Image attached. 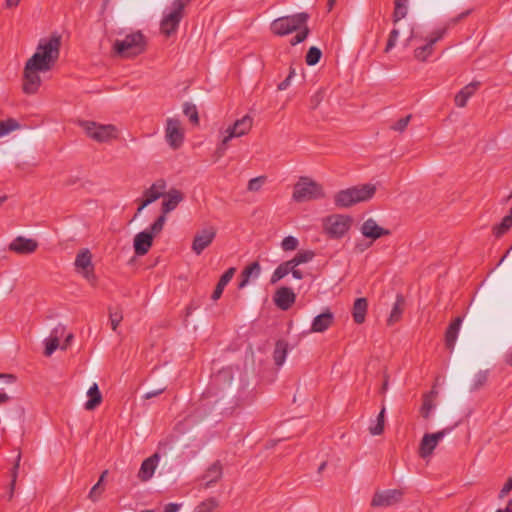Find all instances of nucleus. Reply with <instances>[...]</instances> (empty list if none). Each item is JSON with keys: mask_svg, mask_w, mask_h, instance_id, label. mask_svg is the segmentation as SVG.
<instances>
[{"mask_svg": "<svg viewBox=\"0 0 512 512\" xmlns=\"http://www.w3.org/2000/svg\"><path fill=\"white\" fill-rule=\"evenodd\" d=\"M61 38L60 34L52 33L39 41L36 52L24 67L22 89L25 94H35L41 85L39 72L50 71L58 61Z\"/></svg>", "mask_w": 512, "mask_h": 512, "instance_id": "1", "label": "nucleus"}, {"mask_svg": "<svg viewBox=\"0 0 512 512\" xmlns=\"http://www.w3.org/2000/svg\"><path fill=\"white\" fill-rule=\"evenodd\" d=\"M376 192L373 184L353 186L338 191L334 196L335 206L338 208H349L357 203L371 199Z\"/></svg>", "mask_w": 512, "mask_h": 512, "instance_id": "2", "label": "nucleus"}, {"mask_svg": "<svg viewBox=\"0 0 512 512\" xmlns=\"http://www.w3.org/2000/svg\"><path fill=\"white\" fill-rule=\"evenodd\" d=\"M147 41L141 31L125 36L123 40H116L113 44L114 52L124 58H133L145 52Z\"/></svg>", "mask_w": 512, "mask_h": 512, "instance_id": "3", "label": "nucleus"}, {"mask_svg": "<svg viewBox=\"0 0 512 512\" xmlns=\"http://www.w3.org/2000/svg\"><path fill=\"white\" fill-rule=\"evenodd\" d=\"M191 3V0H174L170 11L164 13L160 22V31L165 37L174 35L185 16V8Z\"/></svg>", "mask_w": 512, "mask_h": 512, "instance_id": "4", "label": "nucleus"}, {"mask_svg": "<svg viewBox=\"0 0 512 512\" xmlns=\"http://www.w3.org/2000/svg\"><path fill=\"white\" fill-rule=\"evenodd\" d=\"M310 15L307 12L282 16L272 21L270 25L271 32L277 36H286L300 30L308 23Z\"/></svg>", "mask_w": 512, "mask_h": 512, "instance_id": "5", "label": "nucleus"}, {"mask_svg": "<svg viewBox=\"0 0 512 512\" xmlns=\"http://www.w3.org/2000/svg\"><path fill=\"white\" fill-rule=\"evenodd\" d=\"M324 196L325 193L320 184L309 177H300L299 181L294 185L292 198L294 201L301 203L321 199Z\"/></svg>", "mask_w": 512, "mask_h": 512, "instance_id": "6", "label": "nucleus"}, {"mask_svg": "<svg viewBox=\"0 0 512 512\" xmlns=\"http://www.w3.org/2000/svg\"><path fill=\"white\" fill-rule=\"evenodd\" d=\"M164 200L161 204V215L151 225L154 232H161L166 222V215L175 210L177 206L184 200V194L176 188L165 192Z\"/></svg>", "mask_w": 512, "mask_h": 512, "instance_id": "7", "label": "nucleus"}, {"mask_svg": "<svg viewBox=\"0 0 512 512\" xmlns=\"http://www.w3.org/2000/svg\"><path fill=\"white\" fill-rule=\"evenodd\" d=\"M253 126V119L249 115L243 116L234 122L233 125L229 126L226 130L225 135L221 141V144L217 147L216 153L219 157L223 156L229 141L234 137H241L249 133Z\"/></svg>", "mask_w": 512, "mask_h": 512, "instance_id": "8", "label": "nucleus"}, {"mask_svg": "<svg viewBox=\"0 0 512 512\" xmlns=\"http://www.w3.org/2000/svg\"><path fill=\"white\" fill-rule=\"evenodd\" d=\"M351 224L350 216L334 214L324 220V230L330 238L340 239L348 232Z\"/></svg>", "mask_w": 512, "mask_h": 512, "instance_id": "9", "label": "nucleus"}, {"mask_svg": "<svg viewBox=\"0 0 512 512\" xmlns=\"http://www.w3.org/2000/svg\"><path fill=\"white\" fill-rule=\"evenodd\" d=\"M81 126L88 137L97 142H108L117 137V128L112 124L102 125L93 121H83Z\"/></svg>", "mask_w": 512, "mask_h": 512, "instance_id": "10", "label": "nucleus"}, {"mask_svg": "<svg viewBox=\"0 0 512 512\" xmlns=\"http://www.w3.org/2000/svg\"><path fill=\"white\" fill-rule=\"evenodd\" d=\"M75 267L92 285L96 284L97 279L92 264V254L88 249H83L77 254Z\"/></svg>", "mask_w": 512, "mask_h": 512, "instance_id": "11", "label": "nucleus"}, {"mask_svg": "<svg viewBox=\"0 0 512 512\" xmlns=\"http://www.w3.org/2000/svg\"><path fill=\"white\" fill-rule=\"evenodd\" d=\"M216 234L217 230L214 226H209L197 231L193 238L191 247L192 251L196 255H200L207 247L211 245L216 237Z\"/></svg>", "mask_w": 512, "mask_h": 512, "instance_id": "12", "label": "nucleus"}, {"mask_svg": "<svg viewBox=\"0 0 512 512\" xmlns=\"http://www.w3.org/2000/svg\"><path fill=\"white\" fill-rule=\"evenodd\" d=\"M165 138L171 148L178 149L181 147L184 141V131L178 119H167Z\"/></svg>", "mask_w": 512, "mask_h": 512, "instance_id": "13", "label": "nucleus"}, {"mask_svg": "<svg viewBox=\"0 0 512 512\" xmlns=\"http://www.w3.org/2000/svg\"><path fill=\"white\" fill-rule=\"evenodd\" d=\"M453 427L445 428L441 431H438L433 434H425L421 440L419 447V456L421 458H426L430 456L434 449L436 448L438 442L450 431H452Z\"/></svg>", "mask_w": 512, "mask_h": 512, "instance_id": "14", "label": "nucleus"}, {"mask_svg": "<svg viewBox=\"0 0 512 512\" xmlns=\"http://www.w3.org/2000/svg\"><path fill=\"white\" fill-rule=\"evenodd\" d=\"M403 492L399 489H389L376 492L372 498L371 506L388 507L401 501Z\"/></svg>", "mask_w": 512, "mask_h": 512, "instance_id": "15", "label": "nucleus"}, {"mask_svg": "<svg viewBox=\"0 0 512 512\" xmlns=\"http://www.w3.org/2000/svg\"><path fill=\"white\" fill-rule=\"evenodd\" d=\"M38 248V242L32 238L17 236L9 245V251L18 255H29L34 253Z\"/></svg>", "mask_w": 512, "mask_h": 512, "instance_id": "16", "label": "nucleus"}, {"mask_svg": "<svg viewBox=\"0 0 512 512\" xmlns=\"http://www.w3.org/2000/svg\"><path fill=\"white\" fill-rule=\"evenodd\" d=\"M160 232H154L151 227L149 230H144L138 233L134 237V252L138 256H143L148 253L149 249L153 244L154 236L158 235Z\"/></svg>", "mask_w": 512, "mask_h": 512, "instance_id": "17", "label": "nucleus"}, {"mask_svg": "<svg viewBox=\"0 0 512 512\" xmlns=\"http://www.w3.org/2000/svg\"><path fill=\"white\" fill-rule=\"evenodd\" d=\"M295 300L296 294L289 287H280L273 296L275 305L283 311L290 309L295 303Z\"/></svg>", "mask_w": 512, "mask_h": 512, "instance_id": "18", "label": "nucleus"}, {"mask_svg": "<svg viewBox=\"0 0 512 512\" xmlns=\"http://www.w3.org/2000/svg\"><path fill=\"white\" fill-rule=\"evenodd\" d=\"M159 460L160 454L156 452L142 462L137 475L140 481L147 482L153 477Z\"/></svg>", "mask_w": 512, "mask_h": 512, "instance_id": "19", "label": "nucleus"}, {"mask_svg": "<svg viewBox=\"0 0 512 512\" xmlns=\"http://www.w3.org/2000/svg\"><path fill=\"white\" fill-rule=\"evenodd\" d=\"M361 233L366 238H371L372 240L379 239L382 236L390 235V230L380 227L376 221L372 218L367 219L363 222L361 226Z\"/></svg>", "mask_w": 512, "mask_h": 512, "instance_id": "20", "label": "nucleus"}, {"mask_svg": "<svg viewBox=\"0 0 512 512\" xmlns=\"http://www.w3.org/2000/svg\"><path fill=\"white\" fill-rule=\"evenodd\" d=\"M334 322V314L330 310L317 315L311 324L310 332L322 333L325 332Z\"/></svg>", "mask_w": 512, "mask_h": 512, "instance_id": "21", "label": "nucleus"}, {"mask_svg": "<svg viewBox=\"0 0 512 512\" xmlns=\"http://www.w3.org/2000/svg\"><path fill=\"white\" fill-rule=\"evenodd\" d=\"M462 317H456L447 327L445 332V346L452 351L454 349L459 330L462 324Z\"/></svg>", "mask_w": 512, "mask_h": 512, "instance_id": "22", "label": "nucleus"}, {"mask_svg": "<svg viewBox=\"0 0 512 512\" xmlns=\"http://www.w3.org/2000/svg\"><path fill=\"white\" fill-rule=\"evenodd\" d=\"M479 86H480V82L473 81V82L469 83L468 85H466L465 87H463L455 95V98H454L455 105L458 107H461V108L465 107L467 105L469 98L472 95H474V93L479 88Z\"/></svg>", "mask_w": 512, "mask_h": 512, "instance_id": "23", "label": "nucleus"}, {"mask_svg": "<svg viewBox=\"0 0 512 512\" xmlns=\"http://www.w3.org/2000/svg\"><path fill=\"white\" fill-rule=\"evenodd\" d=\"M64 331L65 327L63 325H58L52 330L50 337L45 340V356H51L59 347L60 336L64 333Z\"/></svg>", "mask_w": 512, "mask_h": 512, "instance_id": "24", "label": "nucleus"}, {"mask_svg": "<svg viewBox=\"0 0 512 512\" xmlns=\"http://www.w3.org/2000/svg\"><path fill=\"white\" fill-rule=\"evenodd\" d=\"M166 187V181L164 179H158L143 192V197H147L148 201L153 203L165 195Z\"/></svg>", "mask_w": 512, "mask_h": 512, "instance_id": "25", "label": "nucleus"}, {"mask_svg": "<svg viewBox=\"0 0 512 512\" xmlns=\"http://www.w3.org/2000/svg\"><path fill=\"white\" fill-rule=\"evenodd\" d=\"M223 468L220 461L214 462L203 475V479L206 480L205 487L208 488L218 482L222 478Z\"/></svg>", "mask_w": 512, "mask_h": 512, "instance_id": "26", "label": "nucleus"}, {"mask_svg": "<svg viewBox=\"0 0 512 512\" xmlns=\"http://www.w3.org/2000/svg\"><path fill=\"white\" fill-rule=\"evenodd\" d=\"M367 309H368V301L366 298L361 297V298H357L354 301L353 308H352V316H353V320L356 324H362L365 322Z\"/></svg>", "mask_w": 512, "mask_h": 512, "instance_id": "27", "label": "nucleus"}, {"mask_svg": "<svg viewBox=\"0 0 512 512\" xmlns=\"http://www.w3.org/2000/svg\"><path fill=\"white\" fill-rule=\"evenodd\" d=\"M235 272H236V268H234V267H231L224 272V274L220 277V279L211 295L212 300L216 301V300L220 299V297L222 296V293L224 291V288L231 281Z\"/></svg>", "mask_w": 512, "mask_h": 512, "instance_id": "28", "label": "nucleus"}, {"mask_svg": "<svg viewBox=\"0 0 512 512\" xmlns=\"http://www.w3.org/2000/svg\"><path fill=\"white\" fill-rule=\"evenodd\" d=\"M261 267L259 262L254 261L250 265L244 268L240 275V282L238 288H244L250 281L251 276L257 277L260 274Z\"/></svg>", "mask_w": 512, "mask_h": 512, "instance_id": "29", "label": "nucleus"}, {"mask_svg": "<svg viewBox=\"0 0 512 512\" xmlns=\"http://www.w3.org/2000/svg\"><path fill=\"white\" fill-rule=\"evenodd\" d=\"M87 395L89 400L85 403L86 410H94L97 406H99L102 402V395L99 390V387L96 383H94L88 390Z\"/></svg>", "mask_w": 512, "mask_h": 512, "instance_id": "30", "label": "nucleus"}, {"mask_svg": "<svg viewBox=\"0 0 512 512\" xmlns=\"http://www.w3.org/2000/svg\"><path fill=\"white\" fill-rule=\"evenodd\" d=\"M404 302V297L401 294H398L396 297V302L394 303L393 308L391 310L390 316L387 319V324L389 326H392L401 319Z\"/></svg>", "mask_w": 512, "mask_h": 512, "instance_id": "31", "label": "nucleus"}, {"mask_svg": "<svg viewBox=\"0 0 512 512\" xmlns=\"http://www.w3.org/2000/svg\"><path fill=\"white\" fill-rule=\"evenodd\" d=\"M287 352L288 343L285 340H278L273 352V358L277 366H281L285 362Z\"/></svg>", "mask_w": 512, "mask_h": 512, "instance_id": "32", "label": "nucleus"}, {"mask_svg": "<svg viewBox=\"0 0 512 512\" xmlns=\"http://www.w3.org/2000/svg\"><path fill=\"white\" fill-rule=\"evenodd\" d=\"M512 227V208L509 210V214L505 216L502 221L495 225L492 229L493 235L496 238H500L506 234Z\"/></svg>", "mask_w": 512, "mask_h": 512, "instance_id": "33", "label": "nucleus"}, {"mask_svg": "<svg viewBox=\"0 0 512 512\" xmlns=\"http://www.w3.org/2000/svg\"><path fill=\"white\" fill-rule=\"evenodd\" d=\"M293 265L290 260L281 263L273 272L270 282L271 284H275L280 281L282 278L287 276L290 273V270L293 269Z\"/></svg>", "mask_w": 512, "mask_h": 512, "instance_id": "34", "label": "nucleus"}, {"mask_svg": "<svg viewBox=\"0 0 512 512\" xmlns=\"http://www.w3.org/2000/svg\"><path fill=\"white\" fill-rule=\"evenodd\" d=\"M434 52V45L431 44L428 40L427 43L423 46L417 47L414 50V57L418 61L425 62L428 57H430Z\"/></svg>", "mask_w": 512, "mask_h": 512, "instance_id": "35", "label": "nucleus"}, {"mask_svg": "<svg viewBox=\"0 0 512 512\" xmlns=\"http://www.w3.org/2000/svg\"><path fill=\"white\" fill-rule=\"evenodd\" d=\"M315 256V253L312 250H302L296 253V255L290 259L292 265L294 267L299 266L300 264L307 263L311 261Z\"/></svg>", "mask_w": 512, "mask_h": 512, "instance_id": "36", "label": "nucleus"}, {"mask_svg": "<svg viewBox=\"0 0 512 512\" xmlns=\"http://www.w3.org/2000/svg\"><path fill=\"white\" fill-rule=\"evenodd\" d=\"M385 425V407L383 406L381 411L379 412L376 424L369 427V432L371 435H381L384 431Z\"/></svg>", "mask_w": 512, "mask_h": 512, "instance_id": "37", "label": "nucleus"}, {"mask_svg": "<svg viewBox=\"0 0 512 512\" xmlns=\"http://www.w3.org/2000/svg\"><path fill=\"white\" fill-rule=\"evenodd\" d=\"M20 128V124L12 118L0 121V137Z\"/></svg>", "mask_w": 512, "mask_h": 512, "instance_id": "38", "label": "nucleus"}, {"mask_svg": "<svg viewBox=\"0 0 512 512\" xmlns=\"http://www.w3.org/2000/svg\"><path fill=\"white\" fill-rule=\"evenodd\" d=\"M321 56H322L321 50L318 47L312 46L309 48V50L305 56V61H306L307 65L314 66L320 61Z\"/></svg>", "mask_w": 512, "mask_h": 512, "instance_id": "39", "label": "nucleus"}, {"mask_svg": "<svg viewBox=\"0 0 512 512\" xmlns=\"http://www.w3.org/2000/svg\"><path fill=\"white\" fill-rule=\"evenodd\" d=\"M183 113L189 117V120L194 124H199V116L197 108L194 104L186 102L183 106Z\"/></svg>", "mask_w": 512, "mask_h": 512, "instance_id": "40", "label": "nucleus"}, {"mask_svg": "<svg viewBox=\"0 0 512 512\" xmlns=\"http://www.w3.org/2000/svg\"><path fill=\"white\" fill-rule=\"evenodd\" d=\"M435 407L434 401L431 400L430 395H423V403L420 408V414L423 418L427 419L430 416L431 411Z\"/></svg>", "mask_w": 512, "mask_h": 512, "instance_id": "41", "label": "nucleus"}, {"mask_svg": "<svg viewBox=\"0 0 512 512\" xmlns=\"http://www.w3.org/2000/svg\"><path fill=\"white\" fill-rule=\"evenodd\" d=\"M407 14V3H394L393 22L396 24Z\"/></svg>", "mask_w": 512, "mask_h": 512, "instance_id": "42", "label": "nucleus"}, {"mask_svg": "<svg viewBox=\"0 0 512 512\" xmlns=\"http://www.w3.org/2000/svg\"><path fill=\"white\" fill-rule=\"evenodd\" d=\"M296 32H297V34L290 40V44L292 46H295V45L305 41L310 33V29H309L308 25L305 24V26H303L302 28H300V30H298Z\"/></svg>", "mask_w": 512, "mask_h": 512, "instance_id": "43", "label": "nucleus"}, {"mask_svg": "<svg viewBox=\"0 0 512 512\" xmlns=\"http://www.w3.org/2000/svg\"><path fill=\"white\" fill-rule=\"evenodd\" d=\"M488 379V371H480L476 374L474 383L470 388V391L479 390L481 387L485 385Z\"/></svg>", "mask_w": 512, "mask_h": 512, "instance_id": "44", "label": "nucleus"}, {"mask_svg": "<svg viewBox=\"0 0 512 512\" xmlns=\"http://www.w3.org/2000/svg\"><path fill=\"white\" fill-rule=\"evenodd\" d=\"M217 506L218 502L214 498H210L200 503L195 512H212Z\"/></svg>", "mask_w": 512, "mask_h": 512, "instance_id": "45", "label": "nucleus"}, {"mask_svg": "<svg viewBox=\"0 0 512 512\" xmlns=\"http://www.w3.org/2000/svg\"><path fill=\"white\" fill-rule=\"evenodd\" d=\"M299 241L294 236H287L281 242V248L284 251H294L297 249Z\"/></svg>", "mask_w": 512, "mask_h": 512, "instance_id": "46", "label": "nucleus"}, {"mask_svg": "<svg viewBox=\"0 0 512 512\" xmlns=\"http://www.w3.org/2000/svg\"><path fill=\"white\" fill-rule=\"evenodd\" d=\"M412 118V115L409 114L403 118H400L397 122L390 126V129L396 132H404Z\"/></svg>", "mask_w": 512, "mask_h": 512, "instance_id": "47", "label": "nucleus"}, {"mask_svg": "<svg viewBox=\"0 0 512 512\" xmlns=\"http://www.w3.org/2000/svg\"><path fill=\"white\" fill-rule=\"evenodd\" d=\"M266 181V176H258L255 178H252L248 182L247 189L251 192H257L261 189L262 185Z\"/></svg>", "mask_w": 512, "mask_h": 512, "instance_id": "48", "label": "nucleus"}, {"mask_svg": "<svg viewBox=\"0 0 512 512\" xmlns=\"http://www.w3.org/2000/svg\"><path fill=\"white\" fill-rule=\"evenodd\" d=\"M447 27H443V28H439V29H436L434 31L431 32V34L429 35V37L427 38V40L435 45L438 41H440L444 35L446 34L447 32Z\"/></svg>", "mask_w": 512, "mask_h": 512, "instance_id": "49", "label": "nucleus"}, {"mask_svg": "<svg viewBox=\"0 0 512 512\" xmlns=\"http://www.w3.org/2000/svg\"><path fill=\"white\" fill-rule=\"evenodd\" d=\"M109 318H110L112 330L116 331L118 325L120 324V322L123 319L122 313L120 311H118V310L112 311L110 309L109 310Z\"/></svg>", "mask_w": 512, "mask_h": 512, "instance_id": "50", "label": "nucleus"}, {"mask_svg": "<svg viewBox=\"0 0 512 512\" xmlns=\"http://www.w3.org/2000/svg\"><path fill=\"white\" fill-rule=\"evenodd\" d=\"M398 36H399V30L398 29H393L390 32L388 40H387V44H386V47H385V50H384L386 53H388L392 48L395 47L397 39H398Z\"/></svg>", "mask_w": 512, "mask_h": 512, "instance_id": "51", "label": "nucleus"}, {"mask_svg": "<svg viewBox=\"0 0 512 512\" xmlns=\"http://www.w3.org/2000/svg\"><path fill=\"white\" fill-rule=\"evenodd\" d=\"M104 491V488L101 487L100 483H96L90 490L89 492V495H88V498L92 501V502H96L98 501V499L100 498V496L102 495Z\"/></svg>", "mask_w": 512, "mask_h": 512, "instance_id": "52", "label": "nucleus"}, {"mask_svg": "<svg viewBox=\"0 0 512 512\" xmlns=\"http://www.w3.org/2000/svg\"><path fill=\"white\" fill-rule=\"evenodd\" d=\"M324 99V92L319 90L315 94H313L310 98V108L311 109H317L321 102Z\"/></svg>", "mask_w": 512, "mask_h": 512, "instance_id": "53", "label": "nucleus"}, {"mask_svg": "<svg viewBox=\"0 0 512 512\" xmlns=\"http://www.w3.org/2000/svg\"><path fill=\"white\" fill-rule=\"evenodd\" d=\"M294 76H295V69L290 67L288 76L286 77L285 80H283L281 83H279L278 90H286L289 87V85L291 83V79Z\"/></svg>", "mask_w": 512, "mask_h": 512, "instance_id": "54", "label": "nucleus"}, {"mask_svg": "<svg viewBox=\"0 0 512 512\" xmlns=\"http://www.w3.org/2000/svg\"><path fill=\"white\" fill-rule=\"evenodd\" d=\"M511 490H512V477H509L507 479L506 483L504 484V486L502 487V489L500 490L498 497L500 499H503L510 493Z\"/></svg>", "mask_w": 512, "mask_h": 512, "instance_id": "55", "label": "nucleus"}, {"mask_svg": "<svg viewBox=\"0 0 512 512\" xmlns=\"http://www.w3.org/2000/svg\"><path fill=\"white\" fill-rule=\"evenodd\" d=\"M20 461H21V453H18L17 457H16V461L11 469V482H16L17 481V476H18V469H19V466H20Z\"/></svg>", "mask_w": 512, "mask_h": 512, "instance_id": "56", "label": "nucleus"}, {"mask_svg": "<svg viewBox=\"0 0 512 512\" xmlns=\"http://www.w3.org/2000/svg\"><path fill=\"white\" fill-rule=\"evenodd\" d=\"M471 13V10H466L462 13H460L459 15H457L456 17L454 18H451L448 23H447V28L450 26V25H456L458 22H460L461 20H463L464 18H466L468 15H470Z\"/></svg>", "mask_w": 512, "mask_h": 512, "instance_id": "57", "label": "nucleus"}, {"mask_svg": "<svg viewBox=\"0 0 512 512\" xmlns=\"http://www.w3.org/2000/svg\"><path fill=\"white\" fill-rule=\"evenodd\" d=\"M0 379L4 380L7 384L15 383L17 380L16 375L10 373H0Z\"/></svg>", "mask_w": 512, "mask_h": 512, "instance_id": "58", "label": "nucleus"}, {"mask_svg": "<svg viewBox=\"0 0 512 512\" xmlns=\"http://www.w3.org/2000/svg\"><path fill=\"white\" fill-rule=\"evenodd\" d=\"M166 390V386H163L159 389H156V390H152V391H149L147 392L145 395H144V398L145 399H151L153 397H156L158 395H160L161 393H163L164 391Z\"/></svg>", "mask_w": 512, "mask_h": 512, "instance_id": "59", "label": "nucleus"}, {"mask_svg": "<svg viewBox=\"0 0 512 512\" xmlns=\"http://www.w3.org/2000/svg\"><path fill=\"white\" fill-rule=\"evenodd\" d=\"M180 508L179 504L176 503H169L165 506L163 512H177Z\"/></svg>", "mask_w": 512, "mask_h": 512, "instance_id": "60", "label": "nucleus"}, {"mask_svg": "<svg viewBox=\"0 0 512 512\" xmlns=\"http://www.w3.org/2000/svg\"><path fill=\"white\" fill-rule=\"evenodd\" d=\"M290 273L292 274V276L296 279H303L304 275H303V272L299 269H297V267H293L292 270H290Z\"/></svg>", "mask_w": 512, "mask_h": 512, "instance_id": "61", "label": "nucleus"}, {"mask_svg": "<svg viewBox=\"0 0 512 512\" xmlns=\"http://www.w3.org/2000/svg\"><path fill=\"white\" fill-rule=\"evenodd\" d=\"M21 0H5L6 8H15L20 4Z\"/></svg>", "mask_w": 512, "mask_h": 512, "instance_id": "62", "label": "nucleus"}, {"mask_svg": "<svg viewBox=\"0 0 512 512\" xmlns=\"http://www.w3.org/2000/svg\"><path fill=\"white\" fill-rule=\"evenodd\" d=\"M16 482H10L9 485V492H8V500H12L14 496V490H15Z\"/></svg>", "mask_w": 512, "mask_h": 512, "instance_id": "63", "label": "nucleus"}, {"mask_svg": "<svg viewBox=\"0 0 512 512\" xmlns=\"http://www.w3.org/2000/svg\"><path fill=\"white\" fill-rule=\"evenodd\" d=\"M504 512H512V498L507 502V505L504 509H502Z\"/></svg>", "mask_w": 512, "mask_h": 512, "instance_id": "64", "label": "nucleus"}]
</instances>
